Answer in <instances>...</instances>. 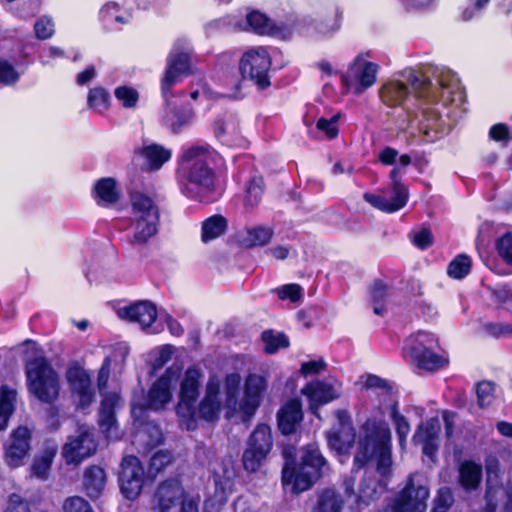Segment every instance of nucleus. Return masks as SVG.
<instances>
[{
  "instance_id": "nucleus-1",
  "label": "nucleus",
  "mask_w": 512,
  "mask_h": 512,
  "mask_svg": "<svg viewBox=\"0 0 512 512\" xmlns=\"http://www.w3.org/2000/svg\"><path fill=\"white\" fill-rule=\"evenodd\" d=\"M360 430L352 471H360L375 458L376 471L382 477H387L392 469V437L389 425L382 420L367 418Z\"/></svg>"
},
{
  "instance_id": "nucleus-2",
  "label": "nucleus",
  "mask_w": 512,
  "mask_h": 512,
  "mask_svg": "<svg viewBox=\"0 0 512 512\" xmlns=\"http://www.w3.org/2000/svg\"><path fill=\"white\" fill-rule=\"evenodd\" d=\"M217 152L209 144L193 145L186 148L179 161L188 164L184 168L181 191L192 200L206 201L207 194L214 191L215 171L207 163Z\"/></svg>"
},
{
  "instance_id": "nucleus-3",
  "label": "nucleus",
  "mask_w": 512,
  "mask_h": 512,
  "mask_svg": "<svg viewBox=\"0 0 512 512\" xmlns=\"http://www.w3.org/2000/svg\"><path fill=\"white\" fill-rule=\"evenodd\" d=\"M328 461L320 449L314 445L304 448L301 460H286L282 468V486L290 487L294 495H299L311 489L324 475Z\"/></svg>"
},
{
  "instance_id": "nucleus-4",
  "label": "nucleus",
  "mask_w": 512,
  "mask_h": 512,
  "mask_svg": "<svg viewBox=\"0 0 512 512\" xmlns=\"http://www.w3.org/2000/svg\"><path fill=\"white\" fill-rule=\"evenodd\" d=\"M408 80L415 98L421 102L420 130L426 136H429L430 132L439 133L442 130L443 121L437 106L441 103L443 107H447L450 102L454 101L450 98V89L443 85L434 89L431 80L426 76L410 75Z\"/></svg>"
},
{
  "instance_id": "nucleus-5",
  "label": "nucleus",
  "mask_w": 512,
  "mask_h": 512,
  "mask_svg": "<svg viewBox=\"0 0 512 512\" xmlns=\"http://www.w3.org/2000/svg\"><path fill=\"white\" fill-rule=\"evenodd\" d=\"M25 376L29 393L38 401L44 404L57 401L60 393L59 377L45 356L27 360Z\"/></svg>"
},
{
  "instance_id": "nucleus-6",
  "label": "nucleus",
  "mask_w": 512,
  "mask_h": 512,
  "mask_svg": "<svg viewBox=\"0 0 512 512\" xmlns=\"http://www.w3.org/2000/svg\"><path fill=\"white\" fill-rule=\"evenodd\" d=\"M131 211L135 232L130 239L132 245H145L158 233L160 211L154 200L143 192L130 194Z\"/></svg>"
},
{
  "instance_id": "nucleus-7",
  "label": "nucleus",
  "mask_w": 512,
  "mask_h": 512,
  "mask_svg": "<svg viewBox=\"0 0 512 512\" xmlns=\"http://www.w3.org/2000/svg\"><path fill=\"white\" fill-rule=\"evenodd\" d=\"M272 57L266 47L258 46L245 51L239 60V72L244 81H249L259 92L271 85Z\"/></svg>"
},
{
  "instance_id": "nucleus-8",
  "label": "nucleus",
  "mask_w": 512,
  "mask_h": 512,
  "mask_svg": "<svg viewBox=\"0 0 512 512\" xmlns=\"http://www.w3.org/2000/svg\"><path fill=\"white\" fill-rule=\"evenodd\" d=\"M272 448L271 427L266 423L257 424L246 441L241 458L243 469L249 474L256 473L264 465Z\"/></svg>"
},
{
  "instance_id": "nucleus-9",
  "label": "nucleus",
  "mask_w": 512,
  "mask_h": 512,
  "mask_svg": "<svg viewBox=\"0 0 512 512\" xmlns=\"http://www.w3.org/2000/svg\"><path fill=\"white\" fill-rule=\"evenodd\" d=\"M429 495V487L416 481L414 474H409L403 488L392 500V512H425Z\"/></svg>"
},
{
  "instance_id": "nucleus-10",
  "label": "nucleus",
  "mask_w": 512,
  "mask_h": 512,
  "mask_svg": "<svg viewBox=\"0 0 512 512\" xmlns=\"http://www.w3.org/2000/svg\"><path fill=\"white\" fill-rule=\"evenodd\" d=\"M160 512H198L197 505L186 500L185 490L177 478L162 481L155 492Z\"/></svg>"
},
{
  "instance_id": "nucleus-11",
  "label": "nucleus",
  "mask_w": 512,
  "mask_h": 512,
  "mask_svg": "<svg viewBox=\"0 0 512 512\" xmlns=\"http://www.w3.org/2000/svg\"><path fill=\"white\" fill-rule=\"evenodd\" d=\"M172 377L171 368H167L164 374L151 385L143 402L132 404L131 415L134 419L142 418L148 409L159 410L170 402L172 398L170 391Z\"/></svg>"
},
{
  "instance_id": "nucleus-12",
  "label": "nucleus",
  "mask_w": 512,
  "mask_h": 512,
  "mask_svg": "<svg viewBox=\"0 0 512 512\" xmlns=\"http://www.w3.org/2000/svg\"><path fill=\"white\" fill-rule=\"evenodd\" d=\"M118 482L120 491L127 500L133 501L140 496L145 483V471L137 456L126 455L122 458Z\"/></svg>"
},
{
  "instance_id": "nucleus-13",
  "label": "nucleus",
  "mask_w": 512,
  "mask_h": 512,
  "mask_svg": "<svg viewBox=\"0 0 512 512\" xmlns=\"http://www.w3.org/2000/svg\"><path fill=\"white\" fill-rule=\"evenodd\" d=\"M268 389V380L265 376L249 373L245 377L243 397L239 404L241 420L249 422L260 408Z\"/></svg>"
},
{
  "instance_id": "nucleus-14",
  "label": "nucleus",
  "mask_w": 512,
  "mask_h": 512,
  "mask_svg": "<svg viewBox=\"0 0 512 512\" xmlns=\"http://www.w3.org/2000/svg\"><path fill=\"white\" fill-rule=\"evenodd\" d=\"M390 179L392 183V197L388 199L384 196L365 193L364 199L373 207L385 213H394L404 208L409 200V190L407 186L402 182L400 169L394 167L390 171Z\"/></svg>"
},
{
  "instance_id": "nucleus-15",
  "label": "nucleus",
  "mask_w": 512,
  "mask_h": 512,
  "mask_svg": "<svg viewBox=\"0 0 512 512\" xmlns=\"http://www.w3.org/2000/svg\"><path fill=\"white\" fill-rule=\"evenodd\" d=\"M98 448L94 434L89 429L80 430L77 436L68 437L62 446L61 455L68 465H79L94 455Z\"/></svg>"
},
{
  "instance_id": "nucleus-16",
  "label": "nucleus",
  "mask_w": 512,
  "mask_h": 512,
  "mask_svg": "<svg viewBox=\"0 0 512 512\" xmlns=\"http://www.w3.org/2000/svg\"><path fill=\"white\" fill-rule=\"evenodd\" d=\"M202 373L196 366L188 367L180 382L179 402L176 410L179 416H192L195 413V404L199 397Z\"/></svg>"
},
{
  "instance_id": "nucleus-17",
  "label": "nucleus",
  "mask_w": 512,
  "mask_h": 512,
  "mask_svg": "<svg viewBox=\"0 0 512 512\" xmlns=\"http://www.w3.org/2000/svg\"><path fill=\"white\" fill-rule=\"evenodd\" d=\"M427 342H432L428 334L418 333L409 347V355L419 369L430 372L437 371L443 368L448 360L434 352L432 346Z\"/></svg>"
},
{
  "instance_id": "nucleus-18",
  "label": "nucleus",
  "mask_w": 512,
  "mask_h": 512,
  "mask_svg": "<svg viewBox=\"0 0 512 512\" xmlns=\"http://www.w3.org/2000/svg\"><path fill=\"white\" fill-rule=\"evenodd\" d=\"M191 74V58L184 51L170 53L167 57L165 73L160 81L161 94L168 100L171 89L180 83L184 77Z\"/></svg>"
},
{
  "instance_id": "nucleus-19",
  "label": "nucleus",
  "mask_w": 512,
  "mask_h": 512,
  "mask_svg": "<svg viewBox=\"0 0 512 512\" xmlns=\"http://www.w3.org/2000/svg\"><path fill=\"white\" fill-rule=\"evenodd\" d=\"M277 428L285 436H291L301 428L304 420L302 401L292 397L284 402L276 413Z\"/></svg>"
},
{
  "instance_id": "nucleus-20",
  "label": "nucleus",
  "mask_w": 512,
  "mask_h": 512,
  "mask_svg": "<svg viewBox=\"0 0 512 512\" xmlns=\"http://www.w3.org/2000/svg\"><path fill=\"white\" fill-rule=\"evenodd\" d=\"M440 431L438 418L432 417L418 424L411 441L415 446L421 445L423 454L434 460L439 450Z\"/></svg>"
},
{
  "instance_id": "nucleus-21",
  "label": "nucleus",
  "mask_w": 512,
  "mask_h": 512,
  "mask_svg": "<svg viewBox=\"0 0 512 512\" xmlns=\"http://www.w3.org/2000/svg\"><path fill=\"white\" fill-rule=\"evenodd\" d=\"M32 433L26 426H18L10 434V440L4 446L6 463L19 467L31 448Z\"/></svg>"
},
{
  "instance_id": "nucleus-22",
  "label": "nucleus",
  "mask_w": 512,
  "mask_h": 512,
  "mask_svg": "<svg viewBox=\"0 0 512 512\" xmlns=\"http://www.w3.org/2000/svg\"><path fill=\"white\" fill-rule=\"evenodd\" d=\"M120 401V395L116 392H110L104 395L101 400L98 412V426L106 438L118 433V421L116 417V408Z\"/></svg>"
},
{
  "instance_id": "nucleus-23",
  "label": "nucleus",
  "mask_w": 512,
  "mask_h": 512,
  "mask_svg": "<svg viewBox=\"0 0 512 512\" xmlns=\"http://www.w3.org/2000/svg\"><path fill=\"white\" fill-rule=\"evenodd\" d=\"M119 316L129 322L149 328L157 319L156 306L150 301H139L119 310Z\"/></svg>"
},
{
  "instance_id": "nucleus-24",
  "label": "nucleus",
  "mask_w": 512,
  "mask_h": 512,
  "mask_svg": "<svg viewBox=\"0 0 512 512\" xmlns=\"http://www.w3.org/2000/svg\"><path fill=\"white\" fill-rule=\"evenodd\" d=\"M302 393L307 396L309 409L313 414H317L320 406L328 404L338 398L332 384L321 380H315L308 383Z\"/></svg>"
},
{
  "instance_id": "nucleus-25",
  "label": "nucleus",
  "mask_w": 512,
  "mask_h": 512,
  "mask_svg": "<svg viewBox=\"0 0 512 512\" xmlns=\"http://www.w3.org/2000/svg\"><path fill=\"white\" fill-rule=\"evenodd\" d=\"M386 491L387 483L384 479H376L372 476L365 475L360 481L355 506L358 509L368 507L372 502L377 501Z\"/></svg>"
},
{
  "instance_id": "nucleus-26",
  "label": "nucleus",
  "mask_w": 512,
  "mask_h": 512,
  "mask_svg": "<svg viewBox=\"0 0 512 512\" xmlns=\"http://www.w3.org/2000/svg\"><path fill=\"white\" fill-rule=\"evenodd\" d=\"M91 196L98 206L111 207L119 202L121 192L117 187L115 178L103 177L95 182Z\"/></svg>"
},
{
  "instance_id": "nucleus-27",
  "label": "nucleus",
  "mask_w": 512,
  "mask_h": 512,
  "mask_svg": "<svg viewBox=\"0 0 512 512\" xmlns=\"http://www.w3.org/2000/svg\"><path fill=\"white\" fill-rule=\"evenodd\" d=\"M107 475L104 468L90 465L83 473V491L93 501L99 499L106 487Z\"/></svg>"
},
{
  "instance_id": "nucleus-28",
  "label": "nucleus",
  "mask_w": 512,
  "mask_h": 512,
  "mask_svg": "<svg viewBox=\"0 0 512 512\" xmlns=\"http://www.w3.org/2000/svg\"><path fill=\"white\" fill-rule=\"evenodd\" d=\"M137 153L145 159L149 171L161 169L172 157V151L158 143L138 148Z\"/></svg>"
},
{
  "instance_id": "nucleus-29",
  "label": "nucleus",
  "mask_w": 512,
  "mask_h": 512,
  "mask_svg": "<svg viewBox=\"0 0 512 512\" xmlns=\"http://www.w3.org/2000/svg\"><path fill=\"white\" fill-rule=\"evenodd\" d=\"M379 95L389 107L405 106L409 99V87L403 82L391 81L381 87Z\"/></svg>"
},
{
  "instance_id": "nucleus-30",
  "label": "nucleus",
  "mask_w": 512,
  "mask_h": 512,
  "mask_svg": "<svg viewBox=\"0 0 512 512\" xmlns=\"http://www.w3.org/2000/svg\"><path fill=\"white\" fill-rule=\"evenodd\" d=\"M326 439L330 450L335 451L338 455H346L355 444V429L350 426L347 431H329L326 433Z\"/></svg>"
},
{
  "instance_id": "nucleus-31",
  "label": "nucleus",
  "mask_w": 512,
  "mask_h": 512,
  "mask_svg": "<svg viewBox=\"0 0 512 512\" xmlns=\"http://www.w3.org/2000/svg\"><path fill=\"white\" fill-rule=\"evenodd\" d=\"M228 220L221 214H214L206 218L201 224V241L209 243L226 234Z\"/></svg>"
},
{
  "instance_id": "nucleus-32",
  "label": "nucleus",
  "mask_w": 512,
  "mask_h": 512,
  "mask_svg": "<svg viewBox=\"0 0 512 512\" xmlns=\"http://www.w3.org/2000/svg\"><path fill=\"white\" fill-rule=\"evenodd\" d=\"M482 480V466L472 460H465L459 467V483L467 491L476 490Z\"/></svg>"
},
{
  "instance_id": "nucleus-33",
  "label": "nucleus",
  "mask_w": 512,
  "mask_h": 512,
  "mask_svg": "<svg viewBox=\"0 0 512 512\" xmlns=\"http://www.w3.org/2000/svg\"><path fill=\"white\" fill-rule=\"evenodd\" d=\"M221 411L220 400H211L208 398H202L195 406V413L192 416H182L189 422H197L198 420H204L206 422H216L219 420Z\"/></svg>"
},
{
  "instance_id": "nucleus-34",
  "label": "nucleus",
  "mask_w": 512,
  "mask_h": 512,
  "mask_svg": "<svg viewBox=\"0 0 512 512\" xmlns=\"http://www.w3.org/2000/svg\"><path fill=\"white\" fill-rule=\"evenodd\" d=\"M389 290L390 286L382 279H375L371 284L369 296L374 314L382 316L386 313Z\"/></svg>"
},
{
  "instance_id": "nucleus-35",
  "label": "nucleus",
  "mask_w": 512,
  "mask_h": 512,
  "mask_svg": "<svg viewBox=\"0 0 512 512\" xmlns=\"http://www.w3.org/2000/svg\"><path fill=\"white\" fill-rule=\"evenodd\" d=\"M56 453V448L47 447L40 454L36 455L31 465L32 474L39 479H46Z\"/></svg>"
},
{
  "instance_id": "nucleus-36",
  "label": "nucleus",
  "mask_w": 512,
  "mask_h": 512,
  "mask_svg": "<svg viewBox=\"0 0 512 512\" xmlns=\"http://www.w3.org/2000/svg\"><path fill=\"white\" fill-rule=\"evenodd\" d=\"M343 501L339 493L333 489L323 490L312 512H341Z\"/></svg>"
},
{
  "instance_id": "nucleus-37",
  "label": "nucleus",
  "mask_w": 512,
  "mask_h": 512,
  "mask_svg": "<svg viewBox=\"0 0 512 512\" xmlns=\"http://www.w3.org/2000/svg\"><path fill=\"white\" fill-rule=\"evenodd\" d=\"M246 22L250 29L258 35H272L275 26L271 19L258 10H252L246 15Z\"/></svg>"
},
{
  "instance_id": "nucleus-38",
  "label": "nucleus",
  "mask_w": 512,
  "mask_h": 512,
  "mask_svg": "<svg viewBox=\"0 0 512 512\" xmlns=\"http://www.w3.org/2000/svg\"><path fill=\"white\" fill-rule=\"evenodd\" d=\"M193 116V108L189 103L173 107L170 117L171 132L174 134L180 133L183 127L192 122Z\"/></svg>"
},
{
  "instance_id": "nucleus-39",
  "label": "nucleus",
  "mask_w": 512,
  "mask_h": 512,
  "mask_svg": "<svg viewBox=\"0 0 512 512\" xmlns=\"http://www.w3.org/2000/svg\"><path fill=\"white\" fill-rule=\"evenodd\" d=\"M16 392L7 386H1L0 396V431L7 428L9 419L15 410Z\"/></svg>"
},
{
  "instance_id": "nucleus-40",
  "label": "nucleus",
  "mask_w": 512,
  "mask_h": 512,
  "mask_svg": "<svg viewBox=\"0 0 512 512\" xmlns=\"http://www.w3.org/2000/svg\"><path fill=\"white\" fill-rule=\"evenodd\" d=\"M472 270V259L469 255L461 253L456 255L447 266V275L451 279L462 280L466 278Z\"/></svg>"
},
{
  "instance_id": "nucleus-41",
  "label": "nucleus",
  "mask_w": 512,
  "mask_h": 512,
  "mask_svg": "<svg viewBox=\"0 0 512 512\" xmlns=\"http://www.w3.org/2000/svg\"><path fill=\"white\" fill-rule=\"evenodd\" d=\"M261 340L265 344L264 352L270 355L290 345L288 337L283 332L275 333L273 329L264 330L261 334Z\"/></svg>"
},
{
  "instance_id": "nucleus-42",
  "label": "nucleus",
  "mask_w": 512,
  "mask_h": 512,
  "mask_svg": "<svg viewBox=\"0 0 512 512\" xmlns=\"http://www.w3.org/2000/svg\"><path fill=\"white\" fill-rule=\"evenodd\" d=\"M87 104L99 112L107 111L111 106V95L102 86L91 88L88 91Z\"/></svg>"
},
{
  "instance_id": "nucleus-43",
  "label": "nucleus",
  "mask_w": 512,
  "mask_h": 512,
  "mask_svg": "<svg viewBox=\"0 0 512 512\" xmlns=\"http://www.w3.org/2000/svg\"><path fill=\"white\" fill-rule=\"evenodd\" d=\"M390 417L395 425L398 442L401 448L406 445L407 436L410 433V424L407 418L399 412L398 403L390 406Z\"/></svg>"
},
{
  "instance_id": "nucleus-44",
  "label": "nucleus",
  "mask_w": 512,
  "mask_h": 512,
  "mask_svg": "<svg viewBox=\"0 0 512 512\" xmlns=\"http://www.w3.org/2000/svg\"><path fill=\"white\" fill-rule=\"evenodd\" d=\"M378 65L374 62L363 61V67L357 75L358 85L355 87V93L361 94L370 88L376 82Z\"/></svg>"
},
{
  "instance_id": "nucleus-45",
  "label": "nucleus",
  "mask_w": 512,
  "mask_h": 512,
  "mask_svg": "<svg viewBox=\"0 0 512 512\" xmlns=\"http://www.w3.org/2000/svg\"><path fill=\"white\" fill-rule=\"evenodd\" d=\"M241 385V376L238 373L227 374L224 378L225 402L228 407L235 408Z\"/></svg>"
},
{
  "instance_id": "nucleus-46",
  "label": "nucleus",
  "mask_w": 512,
  "mask_h": 512,
  "mask_svg": "<svg viewBox=\"0 0 512 512\" xmlns=\"http://www.w3.org/2000/svg\"><path fill=\"white\" fill-rule=\"evenodd\" d=\"M245 202L251 207L257 205L264 192V179L262 176H253L246 185Z\"/></svg>"
},
{
  "instance_id": "nucleus-47",
  "label": "nucleus",
  "mask_w": 512,
  "mask_h": 512,
  "mask_svg": "<svg viewBox=\"0 0 512 512\" xmlns=\"http://www.w3.org/2000/svg\"><path fill=\"white\" fill-rule=\"evenodd\" d=\"M66 379L72 390L91 382L90 376L78 362H73L68 366L66 370Z\"/></svg>"
},
{
  "instance_id": "nucleus-48",
  "label": "nucleus",
  "mask_w": 512,
  "mask_h": 512,
  "mask_svg": "<svg viewBox=\"0 0 512 512\" xmlns=\"http://www.w3.org/2000/svg\"><path fill=\"white\" fill-rule=\"evenodd\" d=\"M272 236V229L257 226L247 230L246 240L249 247L264 246L270 242Z\"/></svg>"
},
{
  "instance_id": "nucleus-49",
  "label": "nucleus",
  "mask_w": 512,
  "mask_h": 512,
  "mask_svg": "<svg viewBox=\"0 0 512 512\" xmlns=\"http://www.w3.org/2000/svg\"><path fill=\"white\" fill-rule=\"evenodd\" d=\"M172 462V455L167 451L155 452L149 460L148 475L155 478L166 466Z\"/></svg>"
},
{
  "instance_id": "nucleus-50",
  "label": "nucleus",
  "mask_w": 512,
  "mask_h": 512,
  "mask_svg": "<svg viewBox=\"0 0 512 512\" xmlns=\"http://www.w3.org/2000/svg\"><path fill=\"white\" fill-rule=\"evenodd\" d=\"M495 250L501 259L512 266V232L507 231L495 241Z\"/></svg>"
},
{
  "instance_id": "nucleus-51",
  "label": "nucleus",
  "mask_w": 512,
  "mask_h": 512,
  "mask_svg": "<svg viewBox=\"0 0 512 512\" xmlns=\"http://www.w3.org/2000/svg\"><path fill=\"white\" fill-rule=\"evenodd\" d=\"M114 95L124 108H134L139 100L138 91L130 86L122 85L115 89Z\"/></svg>"
},
{
  "instance_id": "nucleus-52",
  "label": "nucleus",
  "mask_w": 512,
  "mask_h": 512,
  "mask_svg": "<svg viewBox=\"0 0 512 512\" xmlns=\"http://www.w3.org/2000/svg\"><path fill=\"white\" fill-rule=\"evenodd\" d=\"M477 405L484 409L488 407L494 399V384L491 381H480L476 385Z\"/></svg>"
},
{
  "instance_id": "nucleus-53",
  "label": "nucleus",
  "mask_w": 512,
  "mask_h": 512,
  "mask_svg": "<svg viewBox=\"0 0 512 512\" xmlns=\"http://www.w3.org/2000/svg\"><path fill=\"white\" fill-rule=\"evenodd\" d=\"M340 113L333 115L331 118L320 117L316 122V128L323 132L328 139H335L339 134L338 120Z\"/></svg>"
},
{
  "instance_id": "nucleus-54",
  "label": "nucleus",
  "mask_w": 512,
  "mask_h": 512,
  "mask_svg": "<svg viewBox=\"0 0 512 512\" xmlns=\"http://www.w3.org/2000/svg\"><path fill=\"white\" fill-rule=\"evenodd\" d=\"M19 73L15 67L5 59L0 58V84L11 86L18 82Z\"/></svg>"
},
{
  "instance_id": "nucleus-55",
  "label": "nucleus",
  "mask_w": 512,
  "mask_h": 512,
  "mask_svg": "<svg viewBox=\"0 0 512 512\" xmlns=\"http://www.w3.org/2000/svg\"><path fill=\"white\" fill-rule=\"evenodd\" d=\"M482 330L489 336L499 339L512 335V324L487 322L482 325Z\"/></svg>"
},
{
  "instance_id": "nucleus-56",
  "label": "nucleus",
  "mask_w": 512,
  "mask_h": 512,
  "mask_svg": "<svg viewBox=\"0 0 512 512\" xmlns=\"http://www.w3.org/2000/svg\"><path fill=\"white\" fill-rule=\"evenodd\" d=\"M489 138L506 145L512 140V132L507 124L496 123L489 129Z\"/></svg>"
},
{
  "instance_id": "nucleus-57",
  "label": "nucleus",
  "mask_w": 512,
  "mask_h": 512,
  "mask_svg": "<svg viewBox=\"0 0 512 512\" xmlns=\"http://www.w3.org/2000/svg\"><path fill=\"white\" fill-rule=\"evenodd\" d=\"M5 512H31L30 503L20 494L12 493L8 496Z\"/></svg>"
},
{
  "instance_id": "nucleus-58",
  "label": "nucleus",
  "mask_w": 512,
  "mask_h": 512,
  "mask_svg": "<svg viewBox=\"0 0 512 512\" xmlns=\"http://www.w3.org/2000/svg\"><path fill=\"white\" fill-rule=\"evenodd\" d=\"M34 33L37 39L47 40L54 34V24L48 17H40L34 24Z\"/></svg>"
},
{
  "instance_id": "nucleus-59",
  "label": "nucleus",
  "mask_w": 512,
  "mask_h": 512,
  "mask_svg": "<svg viewBox=\"0 0 512 512\" xmlns=\"http://www.w3.org/2000/svg\"><path fill=\"white\" fill-rule=\"evenodd\" d=\"M64 512H94L88 501L80 496L68 497L63 504Z\"/></svg>"
},
{
  "instance_id": "nucleus-60",
  "label": "nucleus",
  "mask_w": 512,
  "mask_h": 512,
  "mask_svg": "<svg viewBox=\"0 0 512 512\" xmlns=\"http://www.w3.org/2000/svg\"><path fill=\"white\" fill-rule=\"evenodd\" d=\"M278 297L281 300L289 299L292 303H296L302 299L303 289L296 283L285 284L278 290Z\"/></svg>"
},
{
  "instance_id": "nucleus-61",
  "label": "nucleus",
  "mask_w": 512,
  "mask_h": 512,
  "mask_svg": "<svg viewBox=\"0 0 512 512\" xmlns=\"http://www.w3.org/2000/svg\"><path fill=\"white\" fill-rule=\"evenodd\" d=\"M468 4L461 12V20L470 21L488 5L490 0H467Z\"/></svg>"
},
{
  "instance_id": "nucleus-62",
  "label": "nucleus",
  "mask_w": 512,
  "mask_h": 512,
  "mask_svg": "<svg viewBox=\"0 0 512 512\" xmlns=\"http://www.w3.org/2000/svg\"><path fill=\"white\" fill-rule=\"evenodd\" d=\"M364 388L379 389L384 391L386 394H390L393 389L391 383L388 380L375 374H367L366 380L364 382Z\"/></svg>"
},
{
  "instance_id": "nucleus-63",
  "label": "nucleus",
  "mask_w": 512,
  "mask_h": 512,
  "mask_svg": "<svg viewBox=\"0 0 512 512\" xmlns=\"http://www.w3.org/2000/svg\"><path fill=\"white\" fill-rule=\"evenodd\" d=\"M412 242L417 248L426 250L433 245L434 237L429 228H422L415 233Z\"/></svg>"
},
{
  "instance_id": "nucleus-64",
  "label": "nucleus",
  "mask_w": 512,
  "mask_h": 512,
  "mask_svg": "<svg viewBox=\"0 0 512 512\" xmlns=\"http://www.w3.org/2000/svg\"><path fill=\"white\" fill-rule=\"evenodd\" d=\"M72 391L78 395L79 405L82 408L90 406L94 400L95 392L91 386V382L86 383L80 387H77Z\"/></svg>"
}]
</instances>
